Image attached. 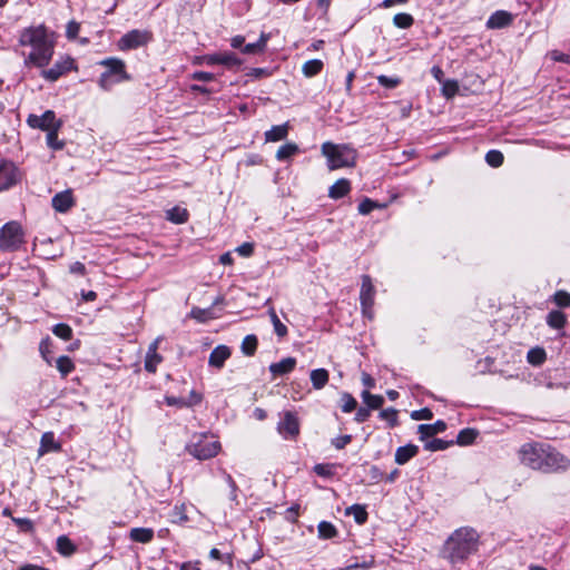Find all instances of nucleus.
I'll return each instance as SVG.
<instances>
[{
	"label": "nucleus",
	"instance_id": "f257e3e1",
	"mask_svg": "<svg viewBox=\"0 0 570 570\" xmlns=\"http://www.w3.org/2000/svg\"><path fill=\"white\" fill-rule=\"evenodd\" d=\"M518 459L524 466L544 473H560L570 468V459L554 446L543 442H528L518 450Z\"/></svg>",
	"mask_w": 570,
	"mask_h": 570
},
{
	"label": "nucleus",
	"instance_id": "f03ea898",
	"mask_svg": "<svg viewBox=\"0 0 570 570\" xmlns=\"http://www.w3.org/2000/svg\"><path fill=\"white\" fill-rule=\"evenodd\" d=\"M18 45L30 47L31 51L24 56V67L45 68L55 53V41L50 39L48 29L45 24L30 26L19 32Z\"/></svg>",
	"mask_w": 570,
	"mask_h": 570
},
{
	"label": "nucleus",
	"instance_id": "7ed1b4c3",
	"mask_svg": "<svg viewBox=\"0 0 570 570\" xmlns=\"http://www.w3.org/2000/svg\"><path fill=\"white\" fill-rule=\"evenodd\" d=\"M479 544L480 534L478 531L471 527H461L446 539L442 549V557L451 564H456L474 554Z\"/></svg>",
	"mask_w": 570,
	"mask_h": 570
},
{
	"label": "nucleus",
	"instance_id": "20e7f679",
	"mask_svg": "<svg viewBox=\"0 0 570 570\" xmlns=\"http://www.w3.org/2000/svg\"><path fill=\"white\" fill-rule=\"evenodd\" d=\"M323 156L327 159L330 170L355 166L357 151L347 144H333L326 141L321 147Z\"/></svg>",
	"mask_w": 570,
	"mask_h": 570
},
{
	"label": "nucleus",
	"instance_id": "39448f33",
	"mask_svg": "<svg viewBox=\"0 0 570 570\" xmlns=\"http://www.w3.org/2000/svg\"><path fill=\"white\" fill-rule=\"evenodd\" d=\"M220 450V442L217 438L208 433H195L185 445L186 453L199 461L215 458Z\"/></svg>",
	"mask_w": 570,
	"mask_h": 570
},
{
	"label": "nucleus",
	"instance_id": "423d86ee",
	"mask_svg": "<svg viewBox=\"0 0 570 570\" xmlns=\"http://www.w3.org/2000/svg\"><path fill=\"white\" fill-rule=\"evenodd\" d=\"M99 66L106 67L101 72L98 85L101 89L108 90L114 83L129 81L130 75L126 71V63L124 60L116 57H108L98 62Z\"/></svg>",
	"mask_w": 570,
	"mask_h": 570
},
{
	"label": "nucleus",
	"instance_id": "0eeeda50",
	"mask_svg": "<svg viewBox=\"0 0 570 570\" xmlns=\"http://www.w3.org/2000/svg\"><path fill=\"white\" fill-rule=\"evenodd\" d=\"M26 234L18 220H10L0 228V250L17 252L26 243Z\"/></svg>",
	"mask_w": 570,
	"mask_h": 570
},
{
	"label": "nucleus",
	"instance_id": "6e6552de",
	"mask_svg": "<svg viewBox=\"0 0 570 570\" xmlns=\"http://www.w3.org/2000/svg\"><path fill=\"white\" fill-rule=\"evenodd\" d=\"M41 77L50 82L57 81L62 76L71 72V71H78V65L75 58H72L69 55H66L63 57H60L52 67L48 69L41 68Z\"/></svg>",
	"mask_w": 570,
	"mask_h": 570
},
{
	"label": "nucleus",
	"instance_id": "1a4fd4ad",
	"mask_svg": "<svg viewBox=\"0 0 570 570\" xmlns=\"http://www.w3.org/2000/svg\"><path fill=\"white\" fill-rule=\"evenodd\" d=\"M154 35L149 30L132 29L125 33L117 42L118 49L128 51L147 46L153 41Z\"/></svg>",
	"mask_w": 570,
	"mask_h": 570
},
{
	"label": "nucleus",
	"instance_id": "9d476101",
	"mask_svg": "<svg viewBox=\"0 0 570 570\" xmlns=\"http://www.w3.org/2000/svg\"><path fill=\"white\" fill-rule=\"evenodd\" d=\"M374 296L375 287L372 278L368 275H363L360 291V303L363 315L370 320L373 318Z\"/></svg>",
	"mask_w": 570,
	"mask_h": 570
},
{
	"label": "nucleus",
	"instance_id": "9b49d317",
	"mask_svg": "<svg viewBox=\"0 0 570 570\" xmlns=\"http://www.w3.org/2000/svg\"><path fill=\"white\" fill-rule=\"evenodd\" d=\"M21 179L19 168L14 163L1 159L0 160V191L10 189L17 185Z\"/></svg>",
	"mask_w": 570,
	"mask_h": 570
},
{
	"label": "nucleus",
	"instance_id": "f8f14e48",
	"mask_svg": "<svg viewBox=\"0 0 570 570\" xmlns=\"http://www.w3.org/2000/svg\"><path fill=\"white\" fill-rule=\"evenodd\" d=\"M57 124H63L61 119L56 117V112L53 110H46L41 116L30 114L27 118V125L32 129H39L42 131H49Z\"/></svg>",
	"mask_w": 570,
	"mask_h": 570
},
{
	"label": "nucleus",
	"instance_id": "ddd939ff",
	"mask_svg": "<svg viewBox=\"0 0 570 570\" xmlns=\"http://www.w3.org/2000/svg\"><path fill=\"white\" fill-rule=\"evenodd\" d=\"M278 433L287 440H295L299 434V421L293 412H285L277 424Z\"/></svg>",
	"mask_w": 570,
	"mask_h": 570
},
{
	"label": "nucleus",
	"instance_id": "4468645a",
	"mask_svg": "<svg viewBox=\"0 0 570 570\" xmlns=\"http://www.w3.org/2000/svg\"><path fill=\"white\" fill-rule=\"evenodd\" d=\"M207 62L209 65H222L229 70L237 71L243 65V60L237 53L232 51H223L207 56Z\"/></svg>",
	"mask_w": 570,
	"mask_h": 570
},
{
	"label": "nucleus",
	"instance_id": "2eb2a0df",
	"mask_svg": "<svg viewBox=\"0 0 570 570\" xmlns=\"http://www.w3.org/2000/svg\"><path fill=\"white\" fill-rule=\"evenodd\" d=\"M51 206L57 213H68L76 206V198L72 189H66L57 193L51 199Z\"/></svg>",
	"mask_w": 570,
	"mask_h": 570
},
{
	"label": "nucleus",
	"instance_id": "dca6fc26",
	"mask_svg": "<svg viewBox=\"0 0 570 570\" xmlns=\"http://www.w3.org/2000/svg\"><path fill=\"white\" fill-rule=\"evenodd\" d=\"M159 342L160 337H157L149 344L145 357L144 367L150 374H155L158 365L164 361V357L158 353Z\"/></svg>",
	"mask_w": 570,
	"mask_h": 570
},
{
	"label": "nucleus",
	"instance_id": "f3484780",
	"mask_svg": "<svg viewBox=\"0 0 570 570\" xmlns=\"http://www.w3.org/2000/svg\"><path fill=\"white\" fill-rule=\"evenodd\" d=\"M62 450L61 443L56 440V435L52 431L45 432L41 435L40 444L38 449L39 456H42L47 453H57Z\"/></svg>",
	"mask_w": 570,
	"mask_h": 570
},
{
	"label": "nucleus",
	"instance_id": "a211bd4d",
	"mask_svg": "<svg viewBox=\"0 0 570 570\" xmlns=\"http://www.w3.org/2000/svg\"><path fill=\"white\" fill-rule=\"evenodd\" d=\"M229 356V347L226 345H218L210 352L208 364L215 368H222Z\"/></svg>",
	"mask_w": 570,
	"mask_h": 570
},
{
	"label": "nucleus",
	"instance_id": "6ab92c4d",
	"mask_svg": "<svg viewBox=\"0 0 570 570\" xmlns=\"http://www.w3.org/2000/svg\"><path fill=\"white\" fill-rule=\"evenodd\" d=\"M513 20V17L510 12L504 10H498L490 16L487 21V27L489 29H501L509 26Z\"/></svg>",
	"mask_w": 570,
	"mask_h": 570
},
{
	"label": "nucleus",
	"instance_id": "aec40b11",
	"mask_svg": "<svg viewBox=\"0 0 570 570\" xmlns=\"http://www.w3.org/2000/svg\"><path fill=\"white\" fill-rule=\"evenodd\" d=\"M295 365L296 358L289 356L281 360L279 362L272 363L269 365V371L274 376H282L292 372L295 368Z\"/></svg>",
	"mask_w": 570,
	"mask_h": 570
},
{
	"label": "nucleus",
	"instance_id": "412c9836",
	"mask_svg": "<svg viewBox=\"0 0 570 570\" xmlns=\"http://www.w3.org/2000/svg\"><path fill=\"white\" fill-rule=\"evenodd\" d=\"M56 550L62 557H71L77 552V546L69 537L62 534L57 538Z\"/></svg>",
	"mask_w": 570,
	"mask_h": 570
},
{
	"label": "nucleus",
	"instance_id": "4be33fe9",
	"mask_svg": "<svg viewBox=\"0 0 570 570\" xmlns=\"http://www.w3.org/2000/svg\"><path fill=\"white\" fill-rule=\"evenodd\" d=\"M446 430V424L444 421H436L433 424H420L419 425V433L421 435V439H428L432 438L438 433H442Z\"/></svg>",
	"mask_w": 570,
	"mask_h": 570
},
{
	"label": "nucleus",
	"instance_id": "5701e85b",
	"mask_svg": "<svg viewBox=\"0 0 570 570\" xmlns=\"http://www.w3.org/2000/svg\"><path fill=\"white\" fill-rule=\"evenodd\" d=\"M419 452V448L413 444H407L404 446H400L395 452V462L400 465L405 464L412 458H414Z\"/></svg>",
	"mask_w": 570,
	"mask_h": 570
},
{
	"label": "nucleus",
	"instance_id": "b1692460",
	"mask_svg": "<svg viewBox=\"0 0 570 570\" xmlns=\"http://www.w3.org/2000/svg\"><path fill=\"white\" fill-rule=\"evenodd\" d=\"M154 530L151 528H132L129 532V539L134 542L149 543L154 539Z\"/></svg>",
	"mask_w": 570,
	"mask_h": 570
},
{
	"label": "nucleus",
	"instance_id": "393cba45",
	"mask_svg": "<svg viewBox=\"0 0 570 570\" xmlns=\"http://www.w3.org/2000/svg\"><path fill=\"white\" fill-rule=\"evenodd\" d=\"M351 190V184L347 179L341 178L335 181L328 189V196L333 199H340L347 195Z\"/></svg>",
	"mask_w": 570,
	"mask_h": 570
},
{
	"label": "nucleus",
	"instance_id": "a878e982",
	"mask_svg": "<svg viewBox=\"0 0 570 570\" xmlns=\"http://www.w3.org/2000/svg\"><path fill=\"white\" fill-rule=\"evenodd\" d=\"M63 124H57L55 128L47 131L46 142L52 150H62L66 146L63 140H60L58 135Z\"/></svg>",
	"mask_w": 570,
	"mask_h": 570
},
{
	"label": "nucleus",
	"instance_id": "bb28decb",
	"mask_svg": "<svg viewBox=\"0 0 570 570\" xmlns=\"http://www.w3.org/2000/svg\"><path fill=\"white\" fill-rule=\"evenodd\" d=\"M299 153V147L297 144L288 141L282 145L276 151V159L279 161L289 160L292 157Z\"/></svg>",
	"mask_w": 570,
	"mask_h": 570
},
{
	"label": "nucleus",
	"instance_id": "cd10ccee",
	"mask_svg": "<svg viewBox=\"0 0 570 570\" xmlns=\"http://www.w3.org/2000/svg\"><path fill=\"white\" fill-rule=\"evenodd\" d=\"M56 368L60 373L61 379H66L76 368V365L71 357L68 355H61L56 360Z\"/></svg>",
	"mask_w": 570,
	"mask_h": 570
},
{
	"label": "nucleus",
	"instance_id": "c85d7f7f",
	"mask_svg": "<svg viewBox=\"0 0 570 570\" xmlns=\"http://www.w3.org/2000/svg\"><path fill=\"white\" fill-rule=\"evenodd\" d=\"M288 135V125H277L273 126L269 130L265 132V140L266 141H281L285 139Z\"/></svg>",
	"mask_w": 570,
	"mask_h": 570
},
{
	"label": "nucleus",
	"instance_id": "c756f323",
	"mask_svg": "<svg viewBox=\"0 0 570 570\" xmlns=\"http://www.w3.org/2000/svg\"><path fill=\"white\" fill-rule=\"evenodd\" d=\"M190 317L196 320L199 323H206L210 320L217 317L214 307L210 306L208 308L193 307L190 311Z\"/></svg>",
	"mask_w": 570,
	"mask_h": 570
},
{
	"label": "nucleus",
	"instance_id": "7c9ffc66",
	"mask_svg": "<svg viewBox=\"0 0 570 570\" xmlns=\"http://www.w3.org/2000/svg\"><path fill=\"white\" fill-rule=\"evenodd\" d=\"M166 218L174 224H184L189 218V213L186 208L175 206L167 210Z\"/></svg>",
	"mask_w": 570,
	"mask_h": 570
},
{
	"label": "nucleus",
	"instance_id": "2f4dec72",
	"mask_svg": "<svg viewBox=\"0 0 570 570\" xmlns=\"http://www.w3.org/2000/svg\"><path fill=\"white\" fill-rule=\"evenodd\" d=\"M170 522L174 524L183 525L189 521L185 503L176 504L170 514Z\"/></svg>",
	"mask_w": 570,
	"mask_h": 570
},
{
	"label": "nucleus",
	"instance_id": "473e14b6",
	"mask_svg": "<svg viewBox=\"0 0 570 570\" xmlns=\"http://www.w3.org/2000/svg\"><path fill=\"white\" fill-rule=\"evenodd\" d=\"M311 382L314 389L321 390L328 382V372L325 368H316L311 372Z\"/></svg>",
	"mask_w": 570,
	"mask_h": 570
},
{
	"label": "nucleus",
	"instance_id": "72a5a7b5",
	"mask_svg": "<svg viewBox=\"0 0 570 570\" xmlns=\"http://www.w3.org/2000/svg\"><path fill=\"white\" fill-rule=\"evenodd\" d=\"M52 348H53V342L50 338V336H46L45 338L41 340V342L39 344V352H40V355L43 358V361L50 366L52 365V353H53Z\"/></svg>",
	"mask_w": 570,
	"mask_h": 570
},
{
	"label": "nucleus",
	"instance_id": "f704fd0d",
	"mask_svg": "<svg viewBox=\"0 0 570 570\" xmlns=\"http://www.w3.org/2000/svg\"><path fill=\"white\" fill-rule=\"evenodd\" d=\"M345 512L347 515H353L355 522L358 524L365 523L368 517L365 507L360 504L348 507Z\"/></svg>",
	"mask_w": 570,
	"mask_h": 570
},
{
	"label": "nucleus",
	"instance_id": "c9c22d12",
	"mask_svg": "<svg viewBox=\"0 0 570 570\" xmlns=\"http://www.w3.org/2000/svg\"><path fill=\"white\" fill-rule=\"evenodd\" d=\"M323 67H324V63L322 60L312 59V60L306 61L303 65L302 71L305 77H314L322 71Z\"/></svg>",
	"mask_w": 570,
	"mask_h": 570
},
{
	"label": "nucleus",
	"instance_id": "e433bc0d",
	"mask_svg": "<svg viewBox=\"0 0 570 570\" xmlns=\"http://www.w3.org/2000/svg\"><path fill=\"white\" fill-rule=\"evenodd\" d=\"M547 323L550 327L560 330L566 325L567 317L560 311H551L547 316Z\"/></svg>",
	"mask_w": 570,
	"mask_h": 570
},
{
	"label": "nucleus",
	"instance_id": "4c0bfd02",
	"mask_svg": "<svg viewBox=\"0 0 570 570\" xmlns=\"http://www.w3.org/2000/svg\"><path fill=\"white\" fill-rule=\"evenodd\" d=\"M362 400L370 410L380 409L384 403L383 396L371 394L368 391L362 392Z\"/></svg>",
	"mask_w": 570,
	"mask_h": 570
},
{
	"label": "nucleus",
	"instance_id": "58836bf2",
	"mask_svg": "<svg viewBox=\"0 0 570 570\" xmlns=\"http://www.w3.org/2000/svg\"><path fill=\"white\" fill-rule=\"evenodd\" d=\"M52 333L63 341H70L73 335L71 326L67 323H58L53 325Z\"/></svg>",
	"mask_w": 570,
	"mask_h": 570
},
{
	"label": "nucleus",
	"instance_id": "ea45409f",
	"mask_svg": "<svg viewBox=\"0 0 570 570\" xmlns=\"http://www.w3.org/2000/svg\"><path fill=\"white\" fill-rule=\"evenodd\" d=\"M478 436V432L474 429H463L456 436V443L459 445H469L474 442Z\"/></svg>",
	"mask_w": 570,
	"mask_h": 570
},
{
	"label": "nucleus",
	"instance_id": "a19ab883",
	"mask_svg": "<svg viewBox=\"0 0 570 570\" xmlns=\"http://www.w3.org/2000/svg\"><path fill=\"white\" fill-rule=\"evenodd\" d=\"M546 351L541 347L531 348L527 354V360L532 365H541L546 361Z\"/></svg>",
	"mask_w": 570,
	"mask_h": 570
},
{
	"label": "nucleus",
	"instance_id": "79ce46f5",
	"mask_svg": "<svg viewBox=\"0 0 570 570\" xmlns=\"http://www.w3.org/2000/svg\"><path fill=\"white\" fill-rule=\"evenodd\" d=\"M318 537L322 539H331L337 534L335 527L327 521L320 522L318 527Z\"/></svg>",
	"mask_w": 570,
	"mask_h": 570
},
{
	"label": "nucleus",
	"instance_id": "37998d69",
	"mask_svg": "<svg viewBox=\"0 0 570 570\" xmlns=\"http://www.w3.org/2000/svg\"><path fill=\"white\" fill-rule=\"evenodd\" d=\"M379 416L381 420L386 421L390 428H394L399 424L397 411L393 407L382 410Z\"/></svg>",
	"mask_w": 570,
	"mask_h": 570
},
{
	"label": "nucleus",
	"instance_id": "c03bdc74",
	"mask_svg": "<svg viewBox=\"0 0 570 570\" xmlns=\"http://www.w3.org/2000/svg\"><path fill=\"white\" fill-rule=\"evenodd\" d=\"M414 22V19L411 14L401 12L394 16L393 23L401 29L410 28Z\"/></svg>",
	"mask_w": 570,
	"mask_h": 570
},
{
	"label": "nucleus",
	"instance_id": "a18cd8bd",
	"mask_svg": "<svg viewBox=\"0 0 570 570\" xmlns=\"http://www.w3.org/2000/svg\"><path fill=\"white\" fill-rule=\"evenodd\" d=\"M451 444H453V441H444L442 439H433L425 443L424 449L428 451H443L448 449Z\"/></svg>",
	"mask_w": 570,
	"mask_h": 570
},
{
	"label": "nucleus",
	"instance_id": "49530a36",
	"mask_svg": "<svg viewBox=\"0 0 570 570\" xmlns=\"http://www.w3.org/2000/svg\"><path fill=\"white\" fill-rule=\"evenodd\" d=\"M504 157L503 154L499 150H490L485 155V161L491 167L498 168L503 164Z\"/></svg>",
	"mask_w": 570,
	"mask_h": 570
},
{
	"label": "nucleus",
	"instance_id": "de8ad7c7",
	"mask_svg": "<svg viewBox=\"0 0 570 570\" xmlns=\"http://www.w3.org/2000/svg\"><path fill=\"white\" fill-rule=\"evenodd\" d=\"M12 522L19 528L21 532L31 533L35 531L32 520L28 518H12Z\"/></svg>",
	"mask_w": 570,
	"mask_h": 570
},
{
	"label": "nucleus",
	"instance_id": "09e8293b",
	"mask_svg": "<svg viewBox=\"0 0 570 570\" xmlns=\"http://www.w3.org/2000/svg\"><path fill=\"white\" fill-rule=\"evenodd\" d=\"M442 83V94L446 98L454 97L459 91V85L455 80H444Z\"/></svg>",
	"mask_w": 570,
	"mask_h": 570
},
{
	"label": "nucleus",
	"instance_id": "8fccbe9b",
	"mask_svg": "<svg viewBox=\"0 0 570 570\" xmlns=\"http://www.w3.org/2000/svg\"><path fill=\"white\" fill-rule=\"evenodd\" d=\"M342 402V411L344 413H350L356 409L357 402L356 400L348 393H343L341 397Z\"/></svg>",
	"mask_w": 570,
	"mask_h": 570
},
{
	"label": "nucleus",
	"instance_id": "3c124183",
	"mask_svg": "<svg viewBox=\"0 0 570 570\" xmlns=\"http://www.w3.org/2000/svg\"><path fill=\"white\" fill-rule=\"evenodd\" d=\"M381 205L377 204L376 202H373L372 199L370 198H364L360 205H358V213L361 215H367L370 214L373 209L375 208H380Z\"/></svg>",
	"mask_w": 570,
	"mask_h": 570
},
{
	"label": "nucleus",
	"instance_id": "603ef678",
	"mask_svg": "<svg viewBox=\"0 0 570 570\" xmlns=\"http://www.w3.org/2000/svg\"><path fill=\"white\" fill-rule=\"evenodd\" d=\"M271 318L275 333L279 337H284L287 334V327L281 322V320L278 318L274 311L271 313Z\"/></svg>",
	"mask_w": 570,
	"mask_h": 570
},
{
	"label": "nucleus",
	"instance_id": "864d4df0",
	"mask_svg": "<svg viewBox=\"0 0 570 570\" xmlns=\"http://www.w3.org/2000/svg\"><path fill=\"white\" fill-rule=\"evenodd\" d=\"M377 82L385 88L392 89L397 87L401 80L397 77H389L385 75H381L377 77Z\"/></svg>",
	"mask_w": 570,
	"mask_h": 570
},
{
	"label": "nucleus",
	"instance_id": "5fc2aeb1",
	"mask_svg": "<svg viewBox=\"0 0 570 570\" xmlns=\"http://www.w3.org/2000/svg\"><path fill=\"white\" fill-rule=\"evenodd\" d=\"M244 36H235L230 40V46L235 49H242L243 53H249V43H245Z\"/></svg>",
	"mask_w": 570,
	"mask_h": 570
},
{
	"label": "nucleus",
	"instance_id": "6e6d98bb",
	"mask_svg": "<svg viewBox=\"0 0 570 570\" xmlns=\"http://www.w3.org/2000/svg\"><path fill=\"white\" fill-rule=\"evenodd\" d=\"M554 302L560 307H569L570 306V294L566 291H558L554 294Z\"/></svg>",
	"mask_w": 570,
	"mask_h": 570
},
{
	"label": "nucleus",
	"instance_id": "4d7b16f0",
	"mask_svg": "<svg viewBox=\"0 0 570 570\" xmlns=\"http://www.w3.org/2000/svg\"><path fill=\"white\" fill-rule=\"evenodd\" d=\"M79 31L80 24L77 21L72 20L68 22L66 28V36L69 40H75L78 37Z\"/></svg>",
	"mask_w": 570,
	"mask_h": 570
},
{
	"label": "nucleus",
	"instance_id": "13d9d810",
	"mask_svg": "<svg viewBox=\"0 0 570 570\" xmlns=\"http://www.w3.org/2000/svg\"><path fill=\"white\" fill-rule=\"evenodd\" d=\"M433 416V413L430 409L428 407H424V409H421V410H417V411H413L411 413V417L413 420H431Z\"/></svg>",
	"mask_w": 570,
	"mask_h": 570
},
{
	"label": "nucleus",
	"instance_id": "bf43d9fd",
	"mask_svg": "<svg viewBox=\"0 0 570 570\" xmlns=\"http://www.w3.org/2000/svg\"><path fill=\"white\" fill-rule=\"evenodd\" d=\"M314 472L320 476H331L333 474V466L330 464H316Z\"/></svg>",
	"mask_w": 570,
	"mask_h": 570
},
{
	"label": "nucleus",
	"instance_id": "052dcab7",
	"mask_svg": "<svg viewBox=\"0 0 570 570\" xmlns=\"http://www.w3.org/2000/svg\"><path fill=\"white\" fill-rule=\"evenodd\" d=\"M268 39H269L268 33H262L259 40L255 43H252V55L262 51Z\"/></svg>",
	"mask_w": 570,
	"mask_h": 570
},
{
	"label": "nucleus",
	"instance_id": "680f3d73",
	"mask_svg": "<svg viewBox=\"0 0 570 570\" xmlns=\"http://www.w3.org/2000/svg\"><path fill=\"white\" fill-rule=\"evenodd\" d=\"M351 441H352V436L350 434H345V435H341V436L335 438L332 441V444L336 449L341 450V449L345 448Z\"/></svg>",
	"mask_w": 570,
	"mask_h": 570
},
{
	"label": "nucleus",
	"instance_id": "e2e57ef3",
	"mask_svg": "<svg viewBox=\"0 0 570 570\" xmlns=\"http://www.w3.org/2000/svg\"><path fill=\"white\" fill-rule=\"evenodd\" d=\"M165 401L167 403V405H170V406H178V407H183V406H189L191 405V403H188L187 401H185L184 399L181 397H176V396H166L165 397Z\"/></svg>",
	"mask_w": 570,
	"mask_h": 570
},
{
	"label": "nucleus",
	"instance_id": "0e129e2a",
	"mask_svg": "<svg viewBox=\"0 0 570 570\" xmlns=\"http://www.w3.org/2000/svg\"><path fill=\"white\" fill-rule=\"evenodd\" d=\"M274 69L269 68H252V79H261L271 76Z\"/></svg>",
	"mask_w": 570,
	"mask_h": 570
},
{
	"label": "nucleus",
	"instance_id": "69168bd1",
	"mask_svg": "<svg viewBox=\"0 0 570 570\" xmlns=\"http://www.w3.org/2000/svg\"><path fill=\"white\" fill-rule=\"evenodd\" d=\"M370 479L373 483H377L383 479L384 473L376 465H372L368 470Z\"/></svg>",
	"mask_w": 570,
	"mask_h": 570
},
{
	"label": "nucleus",
	"instance_id": "338daca9",
	"mask_svg": "<svg viewBox=\"0 0 570 570\" xmlns=\"http://www.w3.org/2000/svg\"><path fill=\"white\" fill-rule=\"evenodd\" d=\"M371 415V410L368 407H360L356 413L354 420L358 423L365 422Z\"/></svg>",
	"mask_w": 570,
	"mask_h": 570
},
{
	"label": "nucleus",
	"instance_id": "774afa93",
	"mask_svg": "<svg viewBox=\"0 0 570 570\" xmlns=\"http://www.w3.org/2000/svg\"><path fill=\"white\" fill-rule=\"evenodd\" d=\"M551 59L559 62L570 63V55L553 50L551 51Z\"/></svg>",
	"mask_w": 570,
	"mask_h": 570
}]
</instances>
